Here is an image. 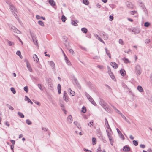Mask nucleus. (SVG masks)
Listing matches in <instances>:
<instances>
[{
	"mask_svg": "<svg viewBox=\"0 0 152 152\" xmlns=\"http://www.w3.org/2000/svg\"><path fill=\"white\" fill-rule=\"evenodd\" d=\"M89 101L94 105V106H96V104L95 102V101H94L93 98L91 97V98H90L89 99H88Z\"/></svg>",
	"mask_w": 152,
	"mask_h": 152,
	"instance_id": "15",
	"label": "nucleus"
},
{
	"mask_svg": "<svg viewBox=\"0 0 152 152\" xmlns=\"http://www.w3.org/2000/svg\"><path fill=\"white\" fill-rule=\"evenodd\" d=\"M110 144L111 145H113V139L112 136H109L108 137Z\"/></svg>",
	"mask_w": 152,
	"mask_h": 152,
	"instance_id": "20",
	"label": "nucleus"
},
{
	"mask_svg": "<svg viewBox=\"0 0 152 152\" xmlns=\"http://www.w3.org/2000/svg\"><path fill=\"white\" fill-rule=\"evenodd\" d=\"M38 24L42 26H44V24L43 21L41 20H39L38 21Z\"/></svg>",
	"mask_w": 152,
	"mask_h": 152,
	"instance_id": "38",
	"label": "nucleus"
},
{
	"mask_svg": "<svg viewBox=\"0 0 152 152\" xmlns=\"http://www.w3.org/2000/svg\"><path fill=\"white\" fill-rule=\"evenodd\" d=\"M104 122L105 123V125L106 126L107 128L108 129H110V131H112V130L109 124L108 123V122L106 118H105L104 119Z\"/></svg>",
	"mask_w": 152,
	"mask_h": 152,
	"instance_id": "7",
	"label": "nucleus"
},
{
	"mask_svg": "<svg viewBox=\"0 0 152 152\" xmlns=\"http://www.w3.org/2000/svg\"><path fill=\"white\" fill-rule=\"evenodd\" d=\"M7 41L8 42V44L10 46H11L14 45V43L13 42H12L11 41H8V40Z\"/></svg>",
	"mask_w": 152,
	"mask_h": 152,
	"instance_id": "48",
	"label": "nucleus"
},
{
	"mask_svg": "<svg viewBox=\"0 0 152 152\" xmlns=\"http://www.w3.org/2000/svg\"><path fill=\"white\" fill-rule=\"evenodd\" d=\"M109 75L112 79H113L115 78L114 76L113 73L111 71L109 73Z\"/></svg>",
	"mask_w": 152,
	"mask_h": 152,
	"instance_id": "36",
	"label": "nucleus"
},
{
	"mask_svg": "<svg viewBox=\"0 0 152 152\" xmlns=\"http://www.w3.org/2000/svg\"><path fill=\"white\" fill-rule=\"evenodd\" d=\"M10 29L11 31L18 34H20V31L19 30L13 26L11 27Z\"/></svg>",
	"mask_w": 152,
	"mask_h": 152,
	"instance_id": "4",
	"label": "nucleus"
},
{
	"mask_svg": "<svg viewBox=\"0 0 152 152\" xmlns=\"http://www.w3.org/2000/svg\"><path fill=\"white\" fill-rule=\"evenodd\" d=\"M123 150L124 151L128 152L130 151V148L129 146L126 145L123 147Z\"/></svg>",
	"mask_w": 152,
	"mask_h": 152,
	"instance_id": "6",
	"label": "nucleus"
},
{
	"mask_svg": "<svg viewBox=\"0 0 152 152\" xmlns=\"http://www.w3.org/2000/svg\"><path fill=\"white\" fill-rule=\"evenodd\" d=\"M10 142L12 143L13 145H14L15 144V141L14 140H10Z\"/></svg>",
	"mask_w": 152,
	"mask_h": 152,
	"instance_id": "61",
	"label": "nucleus"
},
{
	"mask_svg": "<svg viewBox=\"0 0 152 152\" xmlns=\"http://www.w3.org/2000/svg\"><path fill=\"white\" fill-rule=\"evenodd\" d=\"M6 106L12 110H14V108L11 105H10L8 104H7Z\"/></svg>",
	"mask_w": 152,
	"mask_h": 152,
	"instance_id": "41",
	"label": "nucleus"
},
{
	"mask_svg": "<svg viewBox=\"0 0 152 152\" xmlns=\"http://www.w3.org/2000/svg\"><path fill=\"white\" fill-rule=\"evenodd\" d=\"M121 117L123 118H124L125 121L126 122H127L129 124H130V121H129V120H128V119H127L126 118V117L124 116V115H123L122 114H121Z\"/></svg>",
	"mask_w": 152,
	"mask_h": 152,
	"instance_id": "23",
	"label": "nucleus"
},
{
	"mask_svg": "<svg viewBox=\"0 0 152 152\" xmlns=\"http://www.w3.org/2000/svg\"><path fill=\"white\" fill-rule=\"evenodd\" d=\"M136 72L137 76H139L141 73L142 70L140 66L139 65H137L136 66Z\"/></svg>",
	"mask_w": 152,
	"mask_h": 152,
	"instance_id": "3",
	"label": "nucleus"
},
{
	"mask_svg": "<svg viewBox=\"0 0 152 152\" xmlns=\"http://www.w3.org/2000/svg\"><path fill=\"white\" fill-rule=\"evenodd\" d=\"M26 100H27L28 103H30L31 104H33V102L27 96H25Z\"/></svg>",
	"mask_w": 152,
	"mask_h": 152,
	"instance_id": "22",
	"label": "nucleus"
},
{
	"mask_svg": "<svg viewBox=\"0 0 152 152\" xmlns=\"http://www.w3.org/2000/svg\"><path fill=\"white\" fill-rule=\"evenodd\" d=\"M67 120L69 123H71L72 121V117L71 115H69L67 118Z\"/></svg>",
	"mask_w": 152,
	"mask_h": 152,
	"instance_id": "14",
	"label": "nucleus"
},
{
	"mask_svg": "<svg viewBox=\"0 0 152 152\" xmlns=\"http://www.w3.org/2000/svg\"><path fill=\"white\" fill-rule=\"evenodd\" d=\"M71 23L72 25L75 26H77L78 25L77 23L75 20H72Z\"/></svg>",
	"mask_w": 152,
	"mask_h": 152,
	"instance_id": "34",
	"label": "nucleus"
},
{
	"mask_svg": "<svg viewBox=\"0 0 152 152\" xmlns=\"http://www.w3.org/2000/svg\"><path fill=\"white\" fill-rule=\"evenodd\" d=\"M102 151V150H101V148L100 146H99L98 149H97V152H98V151Z\"/></svg>",
	"mask_w": 152,
	"mask_h": 152,
	"instance_id": "64",
	"label": "nucleus"
},
{
	"mask_svg": "<svg viewBox=\"0 0 152 152\" xmlns=\"http://www.w3.org/2000/svg\"><path fill=\"white\" fill-rule=\"evenodd\" d=\"M105 50L106 53L107 55H109L110 54V52L109 51L107 50V48H105Z\"/></svg>",
	"mask_w": 152,
	"mask_h": 152,
	"instance_id": "51",
	"label": "nucleus"
},
{
	"mask_svg": "<svg viewBox=\"0 0 152 152\" xmlns=\"http://www.w3.org/2000/svg\"><path fill=\"white\" fill-rule=\"evenodd\" d=\"M102 34L104 37V39L106 40L108 39V35L107 34L103 32L102 33Z\"/></svg>",
	"mask_w": 152,
	"mask_h": 152,
	"instance_id": "16",
	"label": "nucleus"
},
{
	"mask_svg": "<svg viewBox=\"0 0 152 152\" xmlns=\"http://www.w3.org/2000/svg\"><path fill=\"white\" fill-rule=\"evenodd\" d=\"M69 89L70 90V94L72 95V96H74L75 94V92L72 91L71 89Z\"/></svg>",
	"mask_w": 152,
	"mask_h": 152,
	"instance_id": "50",
	"label": "nucleus"
},
{
	"mask_svg": "<svg viewBox=\"0 0 152 152\" xmlns=\"http://www.w3.org/2000/svg\"><path fill=\"white\" fill-rule=\"evenodd\" d=\"M133 144L135 146H137L138 145V142L137 141L134 140L132 141Z\"/></svg>",
	"mask_w": 152,
	"mask_h": 152,
	"instance_id": "44",
	"label": "nucleus"
},
{
	"mask_svg": "<svg viewBox=\"0 0 152 152\" xmlns=\"http://www.w3.org/2000/svg\"><path fill=\"white\" fill-rule=\"evenodd\" d=\"M120 137L123 140L124 139V137L122 134L121 133L119 134Z\"/></svg>",
	"mask_w": 152,
	"mask_h": 152,
	"instance_id": "53",
	"label": "nucleus"
},
{
	"mask_svg": "<svg viewBox=\"0 0 152 152\" xmlns=\"http://www.w3.org/2000/svg\"><path fill=\"white\" fill-rule=\"evenodd\" d=\"M110 64L113 68L115 69H117L118 67V64L115 62H111Z\"/></svg>",
	"mask_w": 152,
	"mask_h": 152,
	"instance_id": "9",
	"label": "nucleus"
},
{
	"mask_svg": "<svg viewBox=\"0 0 152 152\" xmlns=\"http://www.w3.org/2000/svg\"><path fill=\"white\" fill-rule=\"evenodd\" d=\"M33 101L35 104H37L38 105L40 106L41 105V104L39 102L37 101H35L34 100H33Z\"/></svg>",
	"mask_w": 152,
	"mask_h": 152,
	"instance_id": "52",
	"label": "nucleus"
},
{
	"mask_svg": "<svg viewBox=\"0 0 152 152\" xmlns=\"http://www.w3.org/2000/svg\"><path fill=\"white\" fill-rule=\"evenodd\" d=\"M30 33L34 43L35 45L37 46L38 47V45L37 43V38L35 35H34L33 33L31 32V31H30Z\"/></svg>",
	"mask_w": 152,
	"mask_h": 152,
	"instance_id": "2",
	"label": "nucleus"
},
{
	"mask_svg": "<svg viewBox=\"0 0 152 152\" xmlns=\"http://www.w3.org/2000/svg\"><path fill=\"white\" fill-rule=\"evenodd\" d=\"M64 99L66 102L68 101V97L67 96V94L66 91H64Z\"/></svg>",
	"mask_w": 152,
	"mask_h": 152,
	"instance_id": "5",
	"label": "nucleus"
},
{
	"mask_svg": "<svg viewBox=\"0 0 152 152\" xmlns=\"http://www.w3.org/2000/svg\"><path fill=\"white\" fill-rule=\"evenodd\" d=\"M120 72L121 75L122 76H124L126 75L125 71L124 69H121L120 71Z\"/></svg>",
	"mask_w": 152,
	"mask_h": 152,
	"instance_id": "17",
	"label": "nucleus"
},
{
	"mask_svg": "<svg viewBox=\"0 0 152 152\" xmlns=\"http://www.w3.org/2000/svg\"><path fill=\"white\" fill-rule=\"evenodd\" d=\"M64 44L66 48L68 49H69L70 48V45H69V43H68L67 44L66 43H64Z\"/></svg>",
	"mask_w": 152,
	"mask_h": 152,
	"instance_id": "43",
	"label": "nucleus"
},
{
	"mask_svg": "<svg viewBox=\"0 0 152 152\" xmlns=\"http://www.w3.org/2000/svg\"><path fill=\"white\" fill-rule=\"evenodd\" d=\"M137 89L140 92L143 91V89L141 86H138L137 87Z\"/></svg>",
	"mask_w": 152,
	"mask_h": 152,
	"instance_id": "26",
	"label": "nucleus"
},
{
	"mask_svg": "<svg viewBox=\"0 0 152 152\" xmlns=\"http://www.w3.org/2000/svg\"><path fill=\"white\" fill-rule=\"evenodd\" d=\"M61 107L62 109V110L64 112L65 114H66V111L65 109L64 108V105L63 104H61Z\"/></svg>",
	"mask_w": 152,
	"mask_h": 152,
	"instance_id": "28",
	"label": "nucleus"
},
{
	"mask_svg": "<svg viewBox=\"0 0 152 152\" xmlns=\"http://www.w3.org/2000/svg\"><path fill=\"white\" fill-rule=\"evenodd\" d=\"M10 90L13 94H15L16 93V91L14 88L11 87L10 88Z\"/></svg>",
	"mask_w": 152,
	"mask_h": 152,
	"instance_id": "42",
	"label": "nucleus"
},
{
	"mask_svg": "<svg viewBox=\"0 0 152 152\" xmlns=\"http://www.w3.org/2000/svg\"><path fill=\"white\" fill-rule=\"evenodd\" d=\"M127 7L129 9H132L133 8V5L131 3L129 2H128L127 3Z\"/></svg>",
	"mask_w": 152,
	"mask_h": 152,
	"instance_id": "11",
	"label": "nucleus"
},
{
	"mask_svg": "<svg viewBox=\"0 0 152 152\" xmlns=\"http://www.w3.org/2000/svg\"><path fill=\"white\" fill-rule=\"evenodd\" d=\"M122 60L124 61V63H130V61L129 59L127 58H126L125 57L123 58H122Z\"/></svg>",
	"mask_w": 152,
	"mask_h": 152,
	"instance_id": "30",
	"label": "nucleus"
},
{
	"mask_svg": "<svg viewBox=\"0 0 152 152\" xmlns=\"http://www.w3.org/2000/svg\"><path fill=\"white\" fill-rule=\"evenodd\" d=\"M74 124L75 125H76V126H77V127L78 128V129H80V128L78 126L79 125V123H78L77 122V121H74Z\"/></svg>",
	"mask_w": 152,
	"mask_h": 152,
	"instance_id": "54",
	"label": "nucleus"
},
{
	"mask_svg": "<svg viewBox=\"0 0 152 152\" xmlns=\"http://www.w3.org/2000/svg\"><path fill=\"white\" fill-rule=\"evenodd\" d=\"M23 89L24 91H25L26 93H28V86H26L24 87Z\"/></svg>",
	"mask_w": 152,
	"mask_h": 152,
	"instance_id": "46",
	"label": "nucleus"
},
{
	"mask_svg": "<svg viewBox=\"0 0 152 152\" xmlns=\"http://www.w3.org/2000/svg\"><path fill=\"white\" fill-rule=\"evenodd\" d=\"M49 3L51 5L53 6L55 5V3L53 0H49Z\"/></svg>",
	"mask_w": 152,
	"mask_h": 152,
	"instance_id": "24",
	"label": "nucleus"
},
{
	"mask_svg": "<svg viewBox=\"0 0 152 152\" xmlns=\"http://www.w3.org/2000/svg\"><path fill=\"white\" fill-rule=\"evenodd\" d=\"M16 53L19 56H20V55L21 56V52L20 51H17Z\"/></svg>",
	"mask_w": 152,
	"mask_h": 152,
	"instance_id": "59",
	"label": "nucleus"
},
{
	"mask_svg": "<svg viewBox=\"0 0 152 152\" xmlns=\"http://www.w3.org/2000/svg\"><path fill=\"white\" fill-rule=\"evenodd\" d=\"M94 36L98 39H99V38H100L99 36L97 34H94Z\"/></svg>",
	"mask_w": 152,
	"mask_h": 152,
	"instance_id": "60",
	"label": "nucleus"
},
{
	"mask_svg": "<svg viewBox=\"0 0 152 152\" xmlns=\"http://www.w3.org/2000/svg\"><path fill=\"white\" fill-rule=\"evenodd\" d=\"M10 9L11 12L13 13L15 10V8L12 4L10 5Z\"/></svg>",
	"mask_w": 152,
	"mask_h": 152,
	"instance_id": "12",
	"label": "nucleus"
},
{
	"mask_svg": "<svg viewBox=\"0 0 152 152\" xmlns=\"http://www.w3.org/2000/svg\"><path fill=\"white\" fill-rule=\"evenodd\" d=\"M62 39H63V41L64 42V43H66L67 39V37L65 36H63L62 37Z\"/></svg>",
	"mask_w": 152,
	"mask_h": 152,
	"instance_id": "37",
	"label": "nucleus"
},
{
	"mask_svg": "<svg viewBox=\"0 0 152 152\" xmlns=\"http://www.w3.org/2000/svg\"><path fill=\"white\" fill-rule=\"evenodd\" d=\"M119 42L120 44H121V45H123V41L121 39H120L119 40Z\"/></svg>",
	"mask_w": 152,
	"mask_h": 152,
	"instance_id": "63",
	"label": "nucleus"
},
{
	"mask_svg": "<svg viewBox=\"0 0 152 152\" xmlns=\"http://www.w3.org/2000/svg\"><path fill=\"white\" fill-rule=\"evenodd\" d=\"M33 58H34V61H35L36 62H38L39 60V58L36 54H34V55Z\"/></svg>",
	"mask_w": 152,
	"mask_h": 152,
	"instance_id": "18",
	"label": "nucleus"
},
{
	"mask_svg": "<svg viewBox=\"0 0 152 152\" xmlns=\"http://www.w3.org/2000/svg\"><path fill=\"white\" fill-rule=\"evenodd\" d=\"M81 111L83 113H85L86 112V107H85L83 106V107Z\"/></svg>",
	"mask_w": 152,
	"mask_h": 152,
	"instance_id": "40",
	"label": "nucleus"
},
{
	"mask_svg": "<svg viewBox=\"0 0 152 152\" xmlns=\"http://www.w3.org/2000/svg\"><path fill=\"white\" fill-rule=\"evenodd\" d=\"M36 18L37 19H38V20L42 19L44 20H45V17H42V16H40L38 15H37L36 16Z\"/></svg>",
	"mask_w": 152,
	"mask_h": 152,
	"instance_id": "21",
	"label": "nucleus"
},
{
	"mask_svg": "<svg viewBox=\"0 0 152 152\" xmlns=\"http://www.w3.org/2000/svg\"><path fill=\"white\" fill-rule=\"evenodd\" d=\"M98 133L99 135H100L101 138V140H102L104 143H106V140L101 135V132L100 130L99 129L98 130Z\"/></svg>",
	"mask_w": 152,
	"mask_h": 152,
	"instance_id": "10",
	"label": "nucleus"
},
{
	"mask_svg": "<svg viewBox=\"0 0 152 152\" xmlns=\"http://www.w3.org/2000/svg\"><path fill=\"white\" fill-rule=\"evenodd\" d=\"M99 102V104L106 111L109 113H110V109L108 107L106 103L103 99H100Z\"/></svg>",
	"mask_w": 152,
	"mask_h": 152,
	"instance_id": "1",
	"label": "nucleus"
},
{
	"mask_svg": "<svg viewBox=\"0 0 152 152\" xmlns=\"http://www.w3.org/2000/svg\"><path fill=\"white\" fill-rule=\"evenodd\" d=\"M58 92L59 94H60L61 92V86L60 84H58L57 87Z\"/></svg>",
	"mask_w": 152,
	"mask_h": 152,
	"instance_id": "19",
	"label": "nucleus"
},
{
	"mask_svg": "<svg viewBox=\"0 0 152 152\" xmlns=\"http://www.w3.org/2000/svg\"><path fill=\"white\" fill-rule=\"evenodd\" d=\"M137 12L136 11H132L130 12V14L132 15H134V14L136 13Z\"/></svg>",
	"mask_w": 152,
	"mask_h": 152,
	"instance_id": "49",
	"label": "nucleus"
},
{
	"mask_svg": "<svg viewBox=\"0 0 152 152\" xmlns=\"http://www.w3.org/2000/svg\"><path fill=\"white\" fill-rule=\"evenodd\" d=\"M68 50H69V51L70 53H72V54H73L74 52L72 49H70L69 48V49H68Z\"/></svg>",
	"mask_w": 152,
	"mask_h": 152,
	"instance_id": "56",
	"label": "nucleus"
},
{
	"mask_svg": "<svg viewBox=\"0 0 152 152\" xmlns=\"http://www.w3.org/2000/svg\"><path fill=\"white\" fill-rule=\"evenodd\" d=\"M83 3L86 5H88L89 2L88 0H83Z\"/></svg>",
	"mask_w": 152,
	"mask_h": 152,
	"instance_id": "31",
	"label": "nucleus"
},
{
	"mask_svg": "<svg viewBox=\"0 0 152 152\" xmlns=\"http://www.w3.org/2000/svg\"><path fill=\"white\" fill-rule=\"evenodd\" d=\"M81 31L84 33L86 34L88 31L87 29L86 28H83L81 29Z\"/></svg>",
	"mask_w": 152,
	"mask_h": 152,
	"instance_id": "29",
	"label": "nucleus"
},
{
	"mask_svg": "<svg viewBox=\"0 0 152 152\" xmlns=\"http://www.w3.org/2000/svg\"><path fill=\"white\" fill-rule=\"evenodd\" d=\"M61 20L63 22H64L66 20V17L64 15H63L61 16Z\"/></svg>",
	"mask_w": 152,
	"mask_h": 152,
	"instance_id": "32",
	"label": "nucleus"
},
{
	"mask_svg": "<svg viewBox=\"0 0 152 152\" xmlns=\"http://www.w3.org/2000/svg\"><path fill=\"white\" fill-rule=\"evenodd\" d=\"M106 131L108 137H109V136H111V133L108 131L106 130Z\"/></svg>",
	"mask_w": 152,
	"mask_h": 152,
	"instance_id": "55",
	"label": "nucleus"
},
{
	"mask_svg": "<svg viewBox=\"0 0 152 152\" xmlns=\"http://www.w3.org/2000/svg\"><path fill=\"white\" fill-rule=\"evenodd\" d=\"M140 147L142 148H145V145L144 144H140Z\"/></svg>",
	"mask_w": 152,
	"mask_h": 152,
	"instance_id": "62",
	"label": "nucleus"
},
{
	"mask_svg": "<svg viewBox=\"0 0 152 152\" xmlns=\"http://www.w3.org/2000/svg\"><path fill=\"white\" fill-rule=\"evenodd\" d=\"M140 32V31L139 28H134V34H137L139 33Z\"/></svg>",
	"mask_w": 152,
	"mask_h": 152,
	"instance_id": "25",
	"label": "nucleus"
},
{
	"mask_svg": "<svg viewBox=\"0 0 152 152\" xmlns=\"http://www.w3.org/2000/svg\"><path fill=\"white\" fill-rule=\"evenodd\" d=\"M18 115L21 118H23L24 117V115L21 112H18Z\"/></svg>",
	"mask_w": 152,
	"mask_h": 152,
	"instance_id": "27",
	"label": "nucleus"
},
{
	"mask_svg": "<svg viewBox=\"0 0 152 152\" xmlns=\"http://www.w3.org/2000/svg\"><path fill=\"white\" fill-rule=\"evenodd\" d=\"M150 24L148 22H145L144 23V26L145 27H148L149 26Z\"/></svg>",
	"mask_w": 152,
	"mask_h": 152,
	"instance_id": "47",
	"label": "nucleus"
},
{
	"mask_svg": "<svg viewBox=\"0 0 152 152\" xmlns=\"http://www.w3.org/2000/svg\"><path fill=\"white\" fill-rule=\"evenodd\" d=\"M85 94L86 96L88 99H89L90 98H91V96L87 93L85 92Z\"/></svg>",
	"mask_w": 152,
	"mask_h": 152,
	"instance_id": "45",
	"label": "nucleus"
},
{
	"mask_svg": "<svg viewBox=\"0 0 152 152\" xmlns=\"http://www.w3.org/2000/svg\"><path fill=\"white\" fill-rule=\"evenodd\" d=\"M38 88L41 90H42L43 89L42 88V85L40 84H38Z\"/></svg>",
	"mask_w": 152,
	"mask_h": 152,
	"instance_id": "57",
	"label": "nucleus"
},
{
	"mask_svg": "<svg viewBox=\"0 0 152 152\" xmlns=\"http://www.w3.org/2000/svg\"><path fill=\"white\" fill-rule=\"evenodd\" d=\"M92 144L93 145L96 143V139L95 137H93L92 138Z\"/></svg>",
	"mask_w": 152,
	"mask_h": 152,
	"instance_id": "35",
	"label": "nucleus"
},
{
	"mask_svg": "<svg viewBox=\"0 0 152 152\" xmlns=\"http://www.w3.org/2000/svg\"><path fill=\"white\" fill-rule=\"evenodd\" d=\"M26 122L29 125H31L32 124L31 121L29 119H27L26 121Z\"/></svg>",
	"mask_w": 152,
	"mask_h": 152,
	"instance_id": "39",
	"label": "nucleus"
},
{
	"mask_svg": "<svg viewBox=\"0 0 152 152\" xmlns=\"http://www.w3.org/2000/svg\"><path fill=\"white\" fill-rule=\"evenodd\" d=\"M73 83L75 86H76L78 87H79L80 86L78 81L76 78H74Z\"/></svg>",
	"mask_w": 152,
	"mask_h": 152,
	"instance_id": "8",
	"label": "nucleus"
},
{
	"mask_svg": "<svg viewBox=\"0 0 152 152\" xmlns=\"http://www.w3.org/2000/svg\"><path fill=\"white\" fill-rule=\"evenodd\" d=\"M27 67L28 68V70L30 72H32V69L31 67V66L30 65H29L28 64H27Z\"/></svg>",
	"mask_w": 152,
	"mask_h": 152,
	"instance_id": "33",
	"label": "nucleus"
},
{
	"mask_svg": "<svg viewBox=\"0 0 152 152\" xmlns=\"http://www.w3.org/2000/svg\"><path fill=\"white\" fill-rule=\"evenodd\" d=\"M66 63L68 65H70L71 63H70V61L69 60H67L66 61Z\"/></svg>",
	"mask_w": 152,
	"mask_h": 152,
	"instance_id": "58",
	"label": "nucleus"
},
{
	"mask_svg": "<svg viewBox=\"0 0 152 152\" xmlns=\"http://www.w3.org/2000/svg\"><path fill=\"white\" fill-rule=\"evenodd\" d=\"M51 66L52 67L53 70H55V65L54 63L52 61H49Z\"/></svg>",
	"mask_w": 152,
	"mask_h": 152,
	"instance_id": "13",
	"label": "nucleus"
}]
</instances>
